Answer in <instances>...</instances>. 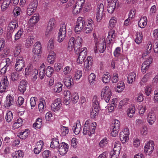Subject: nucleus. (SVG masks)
Instances as JSON below:
<instances>
[{
    "label": "nucleus",
    "instance_id": "1",
    "mask_svg": "<svg viewBox=\"0 0 158 158\" xmlns=\"http://www.w3.org/2000/svg\"><path fill=\"white\" fill-rule=\"evenodd\" d=\"M96 125V123L95 122H92L89 120L86 121L83 129V134L91 136L94 133Z\"/></svg>",
    "mask_w": 158,
    "mask_h": 158
},
{
    "label": "nucleus",
    "instance_id": "2",
    "mask_svg": "<svg viewBox=\"0 0 158 158\" xmlns=\"http://www.w3.org/2000/svg\"><path fill=\"white\" fill-rule=\"evenodd\" d=\"M106 44L104 39H100L97 43H95L94 47V51L95 53L98 52V50L101 53H103L106 50Z\"/></svg>",
    "mask_w": 158,
    "mask_h": 158
},
{
    "label": "nucleus",
    "instance_id": "3",
    "mask_svg": "<svg viewBox=\"0 0 158 158\" xmlns=\"http://www.w3.org/2000/svg\"><path fill=\"white\" fill-rule=\"evenodd\" d=\"M111 95V91L109 86H106L102 89L101 93L102 99H104L108 103L109 102Z\"/></svg>",
    "mask_w": 158,
    "mask_h": 158
},
{
    "label": "nucleus",
    "instance_id": "4",
    "mask_svg": "<svg viewBox=\"0 0 158 158\" xmlns=\"http://www.w3.org/2000/svg\"><path fill=\"white\" fill-rule=\"evenodd\" d=\"M66 27L65 24L63 23L60 26L58 33L57 40L60 43L62 42L66 36Z\"/></svg>",
    "mask_w": 158,
    "mask_h": 158
},
{
    "label": "nucleus",
    "instance_id": "5",
    "mask_svg": "<svg viewBox=\"0 0 158 158\" xmlns=\"http://www.w3.org/2000/svg\"><path fill=\"white\" fill-rule=\"evenodd\" d=\"M25 73L26 75H30L32 77V80L35 81L37 78L38 71L35 68H33L31 66L25 69Z\"/></svg>",
    "mask_w": 158,
    "mask_h": 158
},
{
    "label": "nucleus",
    "instance_id": "6",
    "mask_svg": "<svg viewBox=\"0 0 158 158\" xmlns=\"http://www.w3.org/2000/svg\"><path fill=\"white\" fill-rule=\"evenodd\" d=\"M155 143L152 140L147 141L144 147V151L146 155H150L153 152L154 148Z\"/></svg>",
    "mask_w": 158,
    "mask_h": 158
},
{
    "label": "nucleus",
    "instance_id": "7",
    "mask_svg": "<svg viewBox=\"0 0 158 158\" xmlns=\"http://www.w3.org/2000/svg\"><path fill=\"white\" fill-rule=\"evenodd\" d=\"M41 51V45L39 42H36L33 49L34 57L35 61H38L40 58V54Z\"/></svg>",
    "mask_w": 158,
    "mask_h": 158
},
{
    "label": "nucleus",
    "instance_id": "8",
    "mask_svg": "<svg viewBox=\"0 0 158 158\" xmlns=\"http://www.w3.org/2000/svg\"><path fill=\"white\" fill-rule=\"evenodd\" d=\"M85 23V19L81 17H78L76 23L75 31L76 33H79L83 29Z\"/></svg>",
    "mask_w": 158,
    "mask_h": 158
},
{
    "label": "nucleus",
    "instance_id": "9",
    "mask_svg": "<svg viewBox=\"0 0 158 158\" xmlns=\"http://www.w3.org/2000/svg\"><path fill=\"white\" fill-rule=\"evenodd\" d=\"M129 135V129L127 128H125L120 132V138L122 143H125L128 141Z\"/></svg>",
    "mask_w": 158,
    "mask_h": 158
},
{
    "label": "nucleus",
    "instance_id": "10",
    "mask_svg": "<svg viewBox=\"0 0 158 158\" xmlns=\"http://www.w3.org/2000/svg\"><path fill=\"white\" fill-rule=\"evenodd\" d=\"M16 64L15 66V70L20 71L25 66V61L22 57L18 56L16 59Z\"/></svg>",
    "mask_w": 158,
    "mask_h": 158
},
{
    "label": "nucleus",
    "instance_id": "11",
    "mask_svg": "<svg viewBox=\"0 0 158 158\" xmlns=\"http://www.w3.org/2000/svg\"><path fill=\"white\" fill-rule=\"evenodd\" d=\"M56 27V21L53 19H50L48 24L47 29L45 32V35L47 36L50 35Z\"/></svg>",
    "mask_w": 158,
    "mask_h": 158
},
{
    "label": "nucleus",
    "instance_id": "12",
    "mask_svg": "<svg viewBox=\"0 0 158 158\" xmlns=\"http://www.w3.org/2000/svg\"><path fill=\"white\" fill-rule=\"evenodd\" d=\"M61 100L60 98L55 99L51 105L52 110L55 112L58 111L61 106Z\"/></svg>",
    "mask_w": 158,
    "mask_h": 158
},
{
    "label": "nucleus",
    "instance_id": "13",
    "mask_svg": "<svg viewBox=\"0 0 158 158\" xmlns=\"http://www.w3.org/2000/svg\"><path fill=\"white\" fill-rule=\"evenodd\" d=\"M81 50L77 60L78 63L81 64L83 62L86 58L87 54V49L86 48H83L81 49Z\"/></svg>",
    "mask_w": 158,
    "mask_h": 158
},
{
    "label": "nucleus",
    "instance_id": "14",
    "mask_svg": "<svg viewBox=\"0 0 158 158\" xmlns=\"http://www.w3.org/2000/svg\"><path fill=\"white\" fill-rule=\"evenodd\" d=\"M108 5L107 6V10L108 12L110 14L112 13L114 11L116 5L118 4L117 0H114L113 1H108Z\"/></svg>",
    "mask_w": 158,
    "mask_h": 158
},
{
    "label": "nucleus",
    "instance_id": "15",
    "mask_svg": "<svg viewBox=\"0 0 158 158\" xmlns=\"http://www.w3.org/2000/svg\"><path fill=\"white\" fill-rule=\"evenodd\" d=\"M60 154L63 155L65 154L68 150L69 145L64 142L60 143V145L57 148Z\"/></svg>",
    "mask_w": 158,
    "mask_h": 158
},
{
    "label": "nucleus",
    "instance_id": "16",
    "mask_svg": "<svg viewBox=\"0 0 158 158\" xmlns=\"http://www.w3.org/2000/svg\"><path fill=\"white\" fill-rule=\"evenodd\" d=\"M8 86V81L7 77H3L0 82V92H3L7 89Z\"/></svg>",
    "mask_w": 158,
    "mask_h": 158
},
{
    "label": "nucleus",
    "instance_id": "17",
    "mask_svg": "<svg viewBox=\"0 0 158 158\" xmlns=\"http://www.w3.org/2000/svg\"><path fill=\"white\" fill-rule=\"evenodd\" d=\"M152 59V57H150L147 59L142 64L141 68L142 72L143 73H145L148 70Z\"/></svg>",
    "mask_w": 158,
    "mask_h": 158
},
{
    "label": "nucleus",
    "instance_id": "18",
    "mask_svg": "<svg viewBox=\"0 0 158 158\" xmlns=\"http://www.w3.org/2000/svg\"><path fill=\"white\" fill-rule=\"evenodd\" d=\"M63 79L65 85L68 88L70 89L72 85L73 84V80L72 77L70 75L66 76H63Z\"/></svg>",
    "mask_w": 158,
    "mask_h": 158
},
{
    "label": "nucleus",
    "instance_id": "19",
    "mask_svg": "<svg viewBox=\"0 0 158 158\" xmlns=\"http://www.w3.org/2000/svg\"><path fill=\"white\" fill-rule=\"evenodd\" d=\"M18 27V22L16 19H13L9 23L7 27V31L10 33H12L15 29Z\"/></svg>",
    "mask_w": 158,
    "mask_h": 158
},
{
    "label": "nucleus",
    "instance_id": "20",
    "mask_svg": "<svg viewBox=\"0 0 158 158\" xmlns=\"http://www.w3.org/2000/svg\"><path fill=\"white\" fill-rule=\"evenodd\" d=\"M72 129L74 133L76 135H78L81 130V126L80 120H77L74 123Z\"/></svg>",
    "mask_w": 158,
    "mask_h": 158
},
{
    "label": "nucleus",
    "instance_id": "21",
    "mask_svg": "<svg viewBox=\"0 0 158 158\" xmlns=\"http://www.w3.org/2000/svg\"><path fill=\"white\" fill-rule=\"evenodd\" d=\"M152 48V43L149 41L145 47V50L142 55V57L143 58H145L147 56H148V54L150 53Z\"/></svg>",
    "mask_w": 158,
    "mask_h": 158
},
{
    "label": "nucleus",
    "instance_id": "22",
    "mask_svg": "<svg viewBox=\"0 0 158 158\" xmlns=\"http://www.w3.org/2000/svg\"><path fill=\"white\" fill-rule=\"evenodd\" d=\"M147 121L150 125H152L156 121V116L152 112H150L147 115Z\"/></svg>",
    "mask_w": 158,
    "mask_h": 158
},
{
    "label": "nucleus",
    "instance_id": "23",
    "mask_svg": "<svg viewBox=\"0 0 158 158\" xmlns=\"http://www.w3.org/2000/svg\"><path fill=\"white\" fill-rule=\"evenodd\" d=\"M39 16L38 14H35L29 20V24L31 27H33L39 20Z\"/></svg>",
    "mask_w": 158,
    "mask_h": 158
},
{
    "label": "nucleus",
    "instance_id": "24",
    "mask_svg": "<svg viewBox=\"0 0 158 158\" xmlns=\"http://www.w3.org/2000/svg\"><path fill=\"white\" fill-rule=\"evenodd\" d=\"M44 143L43 141L40 140L36 144L35 147L34 149V153L36 154H39L41 151Z\"/></svg>",
    "mask_w": 158,
    "mask_h": 158
},
{
    "label": "nucleus",
    "instance_id": "25",
    "mask_svg": "<svg viewBox=\"0 0 158 158\" xmlns=\"http://www.w3.org/2000/svg\"><path fill=\"white\" fill-rule=\"evenodd\" d=\"M27 82L24 80L21 81L18 86V90L19 92L23 94L26 89V87L27 86Z\"/></svg>",
    "mask_w": 158,
    "mask_h": 158
},
{
    "label": "nucleus",
    "instance_id": "26",
    "mask_svg": "<svg viewBox=\"0 0 158 158\" xmlns=\"http://www.w3.org/2000/svg\"><path fill=\"white\" fill-rule=\"evenodd\" d=\"M14 103V101L12 96L10 94L7 96L6 100L4 102V106L5 107H9Z\"/></svg>",
    "mask_w": 158,
    "mask_h": 158
},
{
    "label": "nucleus",
    "instance_id": "27",
    "mask_svg": "<svg viewBox=\"0 0 158 158\" xmlns=\"http://www.w3.org/2000/svg\"><path fill=\"white\" fill-rule=\"evenodd\" d=\"M56 56V55L55 52L53 51H50L47 58L48 62L51 64H54Z\"/></svg>",
    "mask_w": 158,
    "mask_h": 158
},
{
    "label": "nucleus",
    "instance_id": "28",
    "mask_svg": "<svg viewBox=\"0 0 158 158\" xmlns=\"http://www.w3.org/2000/svg\"><path fill=\"white\" fill-rule=\"evenodd\" d=\"M137 77L136 73L132 72L130 73L127 76V82L128 83L131 84L135 82Z\"/></svg>",
    "mask_w": 158,
    "mask_h": 158
},
{
    "label": "nucleus",
    "instance_id": "29",
    "mask_svg": "<svg viewBox=\"0 0 158 158\" xmlns=\"http://www.w3.org/2000/svg\"><path fill=\"white\" fill-rule=\"evenodd\" d=\"M92 61V58L90 56L87 57L84 62V66L86 70H88L91 69L93 64Z\"/></svg>",
    "mask_w": 158,
    "mask_h": 158
},
{
    "label": "nucleus",
    "instance_id": "30",
    "mask_svg": "<svg viewBox=\"0 0 158 158\" xmlns=\"http://www.w3.org/2000/svg\"><path fill=\"white\" fill-rule=\"evenodd\" d=\"M147 22V19L145 16L141 18L139 21L138 22L139 27L142 28H144L146 26Z\"/></svg>",
    "mask_w": 158,
    "mask_h": 158
},
{
    "label": "nucleus",
    "instance_id": "31",
    "mask_svg": "<svg viewBox=\"0 0 158 158\" xmlns=\"http://www.w3.org/2000/svg\"><path fill=\"white\" fill-rule=\"evenodd\" d=\"M116 37L115 32L114 30H111L108 33V36L107 38V41L108 40L109 43L114 41Z\"/></svg>",
    "mask_w": 158,
    "mask_h": 158
},
{
    "label": "nucleus",
    "instance_id": "32",
    "mask_svg": "<svg viewBox=\"0 0 158 158\" xmlns=\"http://www.w3.org/2000/svg\"><path fill=\"white\" fill-rule=\"evenodd\" d=\"M59 140L57 138H53L51 140L50 147L52 148H57L60 145Z\"/></svg>",
    "mask_w": 158,
    "mask_h": 158
},
{
    "label": "nucleus",
    "instance_id": "33",
    "mask_svg": "<svg viewBox=\"0 0 158 158\" xmlns=\"http://www.w3.org/2000/svg\"><path fill=\"white\" fill-rule=\"evenodd\" d=\"M46 105V102L43 98H40L39 103L38 105L39 111L41 112H43L44 110V106Z\"/></svg>",
    "mask_w": 158,
    "mask_h": 158
},
{
    "label": "nucleus",
    "instance_id": "34",
    "mask_svg": "<svg viewBox=\"0 0 158 158\" xmlns=\"http://www.w3.org/2000/svg\"><path fill=\"white\" fill-rule=\"evenodd\" d=\"M64 94L65 98V99L64 101V103L66 105H68L71 100L70 98V92L68 90H65L64 91Z\"/></svg>",
    "mask_w": 158,
    "mask_h": 158
},
{
    "label": "nucleus",
    "instance_id": "35",
    "mask_svg": "<svg viewBox=\"0 0 158 158\" xmlns=\"http://www.w3.org/2000/svg\"><path fill=\"white\" fill-rule=\"evenodd\" d=\"M34 40L35 37L33 35L28 37L26 40L25 47L27 48H29L33 44Z\"/></svg>",
    "mask_w": 158,
    "mask_h": 158
},
{
    "label": "nucleus",
    "instance_id": "36",
    "mask_svg": "<svg viewBox=\"0 0 158 158\" xmlns=\"http://www.w3.org/2000/svg\"><path fill=\"white\" fill-rule=\"evenodd\" d=\"M70 98L72 102L74 103H77L79 99V97L78 93H74L71 94L70 92Z\"/></svg>",
    "mask_w": 158,
    "mask_h": 158
},
{
    "label": "nucleus",
    "instance_id": "37",
    "mask_svg": "<svg viewBox=\"0 0 158 158\" xmlns=\"http://www.w3.org/2000/svg\"><path fill=\"white\" fill-rule=\"evenodd\" d=\"M117 23V19L115 17H112L110 19L109 23V28L112 30L115 26Z\"/></svg>",
    "mask_w": 158,
    "mask_h": 158
},
{
    "label": "nucleus",
    "instance_id": "38",
    "mask_svg": "<svg viewBox=\"0 0 158 158\" xmlns=\"http://www.w3.org/2000/svg\"><path fill=\"white\" fill-rule=\"evenodd\" d=\"M63 85L60 82H58L54 86L53 90L54 92L59 93L62 90Z\"/></svg>",
    "mask_w": 158,
    "mask_h": 158
},
{
    "label": "nucleus",
    "instance_id": "39",
    "mask_svg": "<svg viewBox=\"0 0 158 158\" xmlns=\"http://www.w3.org/2000/svg\"><path fill=\"white\" fill-rule=\"evenodd\" d=\"M135 42L138 44L141 43L143 39V35L141 32H137L136 34Z\"/></svg>",
    "mask_w": 158,
    "mask_h": 158
},
{
    "label": "nucleus",
    "instance_id": "40",
    "mask_svg": "<svg viewBox=\"0 0 158 158\" xmlns=\"http://www.w3.org/2000/svg\"><path fill=\"white\" fill-rule=\"evenodd\" d=\"M42 119L41 118H38L35 121V123L33 124V127L36 129L40 128L42 125Z\"/></svg>",
    "mask_w": 158,
    "mask_h": 158
},
{
    "label": "nucleus",
    "instance_id": "41",
    "mask_svg": "<svg viewBox=\"0 0 158 158\" xmlns=\"http://www.w3.org/2000/svg\"><path fill=\"white\" fill-rule=\"evenodd\" d=\"M29 133V131L28 129L25 130V131L21 132L19 135V138L23 139H26L28 136Z\"/></svg>",
    "mask_w": 158,
    "mask_h": 158
},
{
    "label": "nucleus",
    "instance_id": "42",
    "mask_svg": "<svg viewBox=\"0 0 158 158\" xmlns=\"http://www.w3.org/2000/svg\"><path fill=\"white\" fill-rule=\"evenodd\" d=\"M118 89L116 91L118 93L122 92L125 88V84L123 81H119L117 85Z\"/></svg>",
    "mask_w": 158,
    "mask_h": 158
},
{
    "label": "nucleus",
    "instance_id": "43",
    "mask_svg": "<svg viewBox=\"0 0 158 158\" xmlns=\"http://www.w3.org/2000/svg\"><path fill=\"white\" fill-rule=\"evenodd\" d=\"M24 155L22 151L19 150L15 152L13 156V158H23Z\"/></svg>",
    "mask_w": 158,
    "mask_h": 158
},
{
    "label": "nucleus",
    "instance_id": "44",
    "mask_svg": "<svg viewBox=\"0 0 158 158\" xmlns=\"http://www.w3.org/2000/svg\"><path fill=\"white\" fill-rule=\"evenodd\" d=\"M23 121L22 118H18L15 122L13 124V127L14 129L19 128L22 125Z\"/></svg>",
    "mask_w": 158,
    "mask_h": 158
},
{
    "label": "nucleus",
    "instance_id": "45",
    "mask_svg": "<svg viewBox=\"0 0 158 158\" xmlns=\"http://www.w3.org/2000/svg\"><path fill=\"white\" fill-rule=\"evenodd\" d=\"M89 81L90 85H93L96 81L97 78L94 73H92L89 76Z\"/></svg>",
    "mask_w": 158,
    "mask_h": 158
},
{
    "label": "nucleus",
    "instance_id": "46",
    "mask_svg": "<svg viewBox=\"0 0 158 158\" xmlns=\"http://www.w3.org/2000/svg\"><path fill=\"white\" fill-rule=\"evenodd\" d=\"M61 134L62 136H65L68 134L69 132L68 127L61 125L60 127Z\"/></svg>",
    "mask_w": 158,
    "mask_h": 158
},
{
    "label": "nucleus",
    "instance_id": "47",
    "mask_svg": "<svg viewBox=\"0 0 158 158\" xmlns=\"http://www.w3.org/2000/svg\"><path fill=\"white\" fill-rule=\"evenodd\" d=\"M75 41L74 38L71 37L69 39L68 44V48L69 51L71 50L75 46V44H74V42Z\"/></svg>",
    "mask_w": 158,
    "mask_h": 158
},
{
    "label": "nucleus",
    "instance_id": "48",
    "mask_svg": "<svg viewBox=\"0 0 158 158\" xmlns=\"http://www.w3.org/2000/svg\"><path fill=\"white\" fill-rule=\"evenodd\" d=\"M11 2V0H5L2 3L1 8L2 10L4 11L9 6Z\"/></svg>",
    "mask_w": 158,
    "mask_h": 158
},
{
    "label": "nucleus",
    "instance_id": "49",
    "mask_svg": "<svg viewBox=\"0 0 158 158\" xmlns=\"http://www.w3.org/2000/svg\"><path fill=\"white\" fill-rule=\"evenodd\" d=\"M150 76L151 74L150 73H147L142 77L140 82L141 86L144 85L147 82L148 78Z\"/></svg>",
    "mask_w": 158,
    "mask_h": 158
},
{
    "label": "nucleus",
    "instance_id": "50",
    "mask_svg": "<svg viewBox=\"0 0 158 158\" xmlns=\"http://www.w3.org/2000/svg\"><path fill=\"white\" fill-rule=\"evenodd\" d=\"M5 118L7 122L8 123L10 122L13 118V114L12 112L10 111H7Z\"/></svg>",
    "mask_w": 158,
    "mask_h": 158
},
{
    "label": "nucleus",
    "instance_id": "51",
    "mask_svg": "<svg viewBox=\"0 0 158 158\" xmlns=\"http://www.w3.org/2000/svg\"><path fill=\"white\" fill-rule=\"evenodd\" d=\"M112 128L119 130L120 127V123L118 120H114L112 124Z\"/></svg>",
    "mask_w": 158,
    "mask_h": 158
},
{
    "label": "nucleus",
    "instance_id": "52",
    "mask_svg": "<svg viewBox=\"0 0 158 158\" xmlns=\"http://www.w3.org/2000/svg\"><path fill=\"white\" fill-rule=\"evenodd\" d=\"M121 148V145L120 142L119 141H117L114 143L113 151L120 153Z\"/></svg>",
    "mask_w": 158,
    "mask_h": 158
},
{
    "label": "nucleus",
    "instance_id": "53",
    "mask_svg": "<svg viewBox=\"0 0 158 158\" xmlns=\"http://www.w3.org/2000/svg\"><path fill=\"white\" fill-rule=\"evenodd\" d=\"M135 108L134 107H130L127 110V114L129 117L131 118L133 116L135 112Z\"/></svg>",
    "mask_w": 158,
    "mask_h": 158
},
{
    "label": "nucleus",
    "instance_id": "54",
    "mask_svg": "<svg viewBox=\"0 0 158 158\" xmlns=\"http://www.w3.org/2000/svg\"><path fill=\"white\" fill-rule=\"evenodd\" d=\"M82 7L76 3L73 8V12L75 14L79 13L81 10Z\"/></svg>",
    "mask_w": 158,
    "mask_h": 158
},
{
    "label": "nucleus",
    "instance_id": "55",
    "mask_svg": "<svg viewBox=\"0 0 158 158\" xmlns=\"http://www.w3.org/2000/svg\"><path fill=\"white\" fill-rule=\"evenodd\" d=\"M82 76V71L77 70L75 73L74 78L77 80H79Z\"/></svg>",
    "mask_w": 158,
    "mask_h": 158
},
{
    "label": "nucleus",
    "instance_id": "56",
    "mask_svg": "<svg viewBox=\"0 0 158 158\" xmlns=\"http://www.w3.org/2000/svg\"><path fill=\"white\" fill-rule=\"evenodd\" d=\"M46 75L48 77H50L54 73V69L50 66H48L46 69Z\"/></svg>",
    "mask_w": 158,
    "mask_h": 158
},
{
    "label": "nucleus",
    "instance_id": "57",
    "mask_svg": "<svg viewBox=\"0 0 158 158\" xmlns=\"http://www.w3.org/2000/svg\"><path fill=\"white\" fill-rule=\"evenodd\" d=\"M140 140L137 138H135L133 140V146L134 148H138L140 144Z\"/></svg>",
    "mask_w": 158,
    "mask_h": 158
},
{
    "label": "nucleus",
    "instance_id": "58",
    "mask_svg": "<svg viewBox=\"0 0 158 158\" xmlns=\"http://www.w3.org/2000/svg\"><path fill=\"white\" fill-rule=\"evenodd\" d=\"M71 70L72 69L69 66H67L64 68L63 69V73L64 76H66L69 75V74L70 73Z\"/></svg>",
    "mask_w": 158,
    "mask_h": 158
},
{
    "label": "nucleus",
    "instance_id": "59",
    "mask_svg": "<svg viewBox=\"0 0 158 158\" xmlns=\"http://www.w3.org/2000/svg\"><path fill=\"white\" fill-rule=\"evenodd\" d=\"M111 77L108 74H104L102 77V81L105 83H108L110 81Z\"/></svg>",
    "mask_w": 158,
    "mask_h": 158
},
{
    "label": "nucleus",
    "instance_id": "60",
    "mask_svg": "<svg viewBox=\"0 0 158 158\" xmlns=\"http://www.w3.org/2000/svg\"><path fill=\"white\" fill-rule=\"evenodd\" d=\"M21 11V9L18 6L15 7L13 11V13L15 16H17L20 14Z\"/></svg>",
    "mask_w": 158,
    "mask_h": 158
},
{
    "label": "nucleus",
    "instance_id": "61",
    "mask_svg": "<svg viewBox=\"0 0 158 158\" xmlns=\"http://www.w3.org/2000/svg\"><path fill=\"white\" fill-rule=\"evenodd\" d=\"M103 14V12H97L96 16L97 22H99L101 21L102 19Z\"/></svg>",
    "mask_w": 158,
    "mask_h": 158
},
{
    "label": "nucleus",
    "instance_id": "62",
    "mask_svg": "<svg viewBox=\"0 0 158 158\" xmlns=\"http://www.w3.org/2000/svg\"><path fill=\"white\" fill-rule=\"evenodd\" d=\"M19 78V74L16 73H13L11 74L10 79L13 81H15Z\"/></svg>",
    "mask_w": 158,
    "mask_h": 158
},
{
    "label": "nucleus",
    "instance_id": "63",
    "mask_svg": "<svg viewBox=\"0 0 158 158\" xmlns=\"http://www.w3.org/2000/svg\"><path fill=\"white\" fill-rule=\"evenodd\" d=\"M37 6V1L36 0H34L31 2L29 4L28 7L35 9Z\"/></svg>",
    "mask_w": 158,
    "mask_h": 158
},
{
    "label": "nucleus",
    "instance_id": "64",
    "mask_svg": "<svg viewBox=\"0 0 158 158\" xmlns=\"http://www.w3.org/2000/svg\"><path fill=\"white\" fill-rule=\"evenodd\" d=\"M98 113V109L94 107V109H93L90 112V116L92 118H94L96 116Z\"/></svg>",
    "mask_w": 158,
    "mask_h": 158
}]
</instances>
